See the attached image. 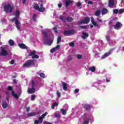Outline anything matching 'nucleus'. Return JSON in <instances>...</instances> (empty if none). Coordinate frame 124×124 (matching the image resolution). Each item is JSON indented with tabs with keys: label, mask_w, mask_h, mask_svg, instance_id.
<instances>
[{
	"label": "nucleus",
	"mask_w": 124,
	"mask_h": 124,
	"mask_svg": "<svg viewBox=\"0 0 124 124\" xmlns=\"http://www.w3.org/2000/svg\"><path fill=\"white\" fill-rule=\"evenodd\" d=\"M19 15H20V11L19 10H16L15 13V17H14L13 19L11 20V22L12 23H14L15 22V24L16 25V28L17 30L20 31H21V27H20V22H19V20H18V19L19 18Z\"/></svg>",
	"instance_id": "nucleus-1"
},
{
	"label": "nucleus",
	"mask_w": 124,
	"mask_h": 124,
	"mask_svg": "<svg viewBox=\"0 0 124 124\" xmlns=\"http://www.w3.org/2000/svg\"><path fill=\"white\" fill-rule=\"evenodd\" d=\"M4 11L6 13H12L13 9L15 8L14 5H11L10 3L5 4L3 6Z\"/></svg>",
	"instance_id": "nucleus-2"
},
{
	"label": "nucleus",
	"mask_w": 124,
	"mask_h": 124,
	"mask_svg": "<svg viewBox=\"0 0 124 124\" xmlns=\"http://www.w3.org/2000/svg\"><path fill=\"white\" fill-rule=\"evenodd\" d=\"M43 34L44 35V40L45 41V44L46 45H48L50 46L53 43V41L51 40H49V37L48 36V33H47V31H44L42 32Z\"/></svg>",
	"instance_id": "nucleus-3"
},
{
	"label": "nucleus",
	"mask_w": 124,
	"mask_h": 124,
	"mask_svg": "<svg viewBox=\"0 0 124 124\" xmlns=\"http://www.w3.org/2000/svg\"><path fill=\"white\" fill-rule=\"evenodd\" d=\"M35 60H29L25 62V63L23 65V67H29L31 65H34L35 63L34 62Z\"/></svg>",
	"instance_id": "nucleus-4"
},
{
	"label": "nucleus",
	"mask_w": 124,
	"mask_h": 124,
	"mask_svg": "<svg viewBox=\"0 0 124 124\" xmlns=\"http://www.w3.org/2000/svg\"><path fill=\"white\" fill-rule=\"evenodd\" d=\"M8 52L5 50L3 47H1V51H0V56H2L3 57H5L8 56Z\"/></svg>",
	"instance_id": "nucleus-5"
},
{
	"label": "nucleus",
	"mask_w": 124,
	"mask_h": 124,
	"mask_svg": "<svg viewBox=\"0 0 124 124\" xmlns=\"http://www.w3.org/2000/svg\"><path fill=\"white\" fill-rule=\"evenodd\" d=\"M75 31L73 30H70L68 31H65L63 32L64 35H68L69 34H75Z\"/></svg>",
	"instance_id": "nucleus-6"
},
{
	"label": "nucleus",
	"mask_w": 124,
	"mask_h": 124,
	"mask_svg": "<svg viewBox=\"0 0 124 124\" xmlns=\"http://www.w3.org/2000/svg\"><path fill=\"white\" fill-rule=\"evenodd\" d=\"M90 18L87 17H85L84 20L79 21V23H80L81 24H89V23H90Z\"/></svg>",
	"instance_id": "nucleus-7"
},
{
	"label": "nucleus",
	"mask_w": 124,
	"mask_h": 124,
	"mask_svg": "<svg viewBox=\"0 0 124 124\" xmlns=\"http://www.w3.org/2000/svg\"><path fill=\"white\" fill-rule=\"evenodd\" d=\"M48 115V112H46L44 114L42 115V116L39 118V120L40 121V123H42L43 122V119L46 117Z\"/></svg>",
	"instance_id": "nucleus-8"
},
{
	"label": "nucleus",
	"mask_w": 124,
	"mask_h": 124,
	"mask_svg": "<svg viewBox=\"0 0 124 124\" xmlns=\"http://www.w3.org/2000/svg\"><path fill=\"white\" fill-rule=\"evenodd\" d=\"M122 27V23L119 21L117 22L114 26V29H120Z\"/></svg>",
	"instance_id": "nucleus-9"
},
{
	"label": "nucleus",
	"mask_w": 124,
	"mask_h": 124,
	"mask_svg": "<svg viewBox=\"0 0 124 124\" xmlns=\"http://www.w3.org/2000/svg\"><path fill=\"white\" fill-rule=\"evenodd\" d=\"M91 23L95 27H97V28H99V25L97 24L96 22L94 21V19H93V17H91Z\"/></svg>",
	"instance_id": "nucleus-10"
},
{
	"label": "nucleus",
	"mask_w": 124,
	"mask_h": 124,
	"mask_svg": "<svg viewBox=\"0 0 124 124\" xmlns=\"http://www.w3.org/2000/svg\"><path fill=\"white\" fill-rule=\"evenodd\" d=\"M91 107H92V106L86 104L85 105H84V108L86 109V110H87V111H90V110H91Z\"/></svg>",
	"instance_id": "nucleus-11"
},
{
	"label": "nucleus",
	"mask_w": 124,
	"mask_h": 124,
	"mask_svg": "<svg viewBox=\"0 0 124 124\" xmlns=\"http://www.w3.org/2000/svg\"><path fill=\"white\" fill-rule=\"evenodd\" d=\"M107 13H108V10L107 8H104L102 9L101 14L102 15H105V14H107Z\"/></svg>",
	"instance_id": "nucleus-12"
},
{
	"label": "nucleus",
	"mask_w": 124,
	"mask_h": 124,
	"mask_svg": "<svg viewBox=\"0 0 124 124\" xmlns=\"http://www.w3.org/2000/svg\"><path fill=\"white\" fill-rule=\"evenodd\" d=\"M73 3V1L70 0H66L65 5L66 6V7H68L69 4H71V3Z\"/></svg>",
	"instance_id": "nucleus-13"
},
{
	"label": "nucleus",
	"mask_w": 124,
	"mask_h": 124,
	"mask_svg": "<svg viewBox=\"0 0 124 124\" xmlns=\"http://www.w3.org/2000/svg\"><path fill=\"white\" fill-rule=\"evenodd\" d=\"M28 93H35V89H34V88L28 89Z\"/></svg>",
	"instance_id": "nucleus-14"
},
{
	"label": "nucleus",
	"mask_w": 124,
	"mask_h": 124,
	"mask_svg": "<svg viewBox=\"0 0 124 124\" xmlns=\"http://www.w3.org/2000/svg\"><path fill=\"white\" fill-rule=\"evenodd\" d=\"M83 35L81 36V38L83 39H86V38L89 37V34L87 32H82Z\"/></svg>",
	"instance_id": "nucleus-15"
},
{
	"label": "nucleus",
	"mask_w": 124,
	"mask_h": 124,
	"mask_svg": "<svg viewBox=\"0 0 124 124\" xmlns=\"http://www.w3.org/2000/svg\"><path fill=\"white\" fill-rule=\"evenodd\" d=\"M8 106V104H7V102L5 101H3L2 103V107L3 109H6L7 107Z\"/></svg>",
	"instance_id": "nucleus-16"
},
{
	"label": "nucleus",
	"mask_w": 124,
	"mask_h": 124,
	"mask_svg": "<svg viewBox=\"0 0 124 124\" xmlns=\"http://www.w3.org/2000/svg\"><path fill=\"white\" fill-rule=\"evenodd\" d=\"M110 55H111V52L110 51L106 52L102 56V59H105V58H107V57L110 56Z\"/></svg>",
	"instance_id": "nucleus-17"
},
{
	"label": "nucleus",
	"mask_w": 124,
	"mask_h": 124,
	"mask_svg": "<svg viewBox=\"0 0 124 124\" xmlns=\"http://www.w3.org/2000/svg\"><path fill=\"white\" fill-rule=\"evenodd\" d=\"M114 0H109L108 1V6L109 7H113L114 6Z\"/></svg>",
	"instance_id": "nucleus-18"
},
{
	"label": "nucleus",
	"mask_w": 124,
	"mask_h": 124,
	"mask_svg": "<svg viewBox=\"0 0 124 124\" xmlns=\"http://www.w3.org/2000/svg\"><path fill=\"white\" fill-rule=\"evenodd\" d=\"M60 49V47H53L50 51L51 53H55V52H56L58 50Z\"/></svg>",
	"instance_id": "nucleus-19"
},
{
	"label": "nucleus",
	"mask_w": 124,
	"mask_h": 124,
	"mask_svg": "<svg viewBox=\"0 0 124 124\" xmlns=\"http://www.w3.org/2000/svg\"><path fill=\"white\" fill-rule=\"evenodd\" d=\"M62 87H63V90L64 91H66L67 90V83L63 82L62 83Z\"/></svg>",
	"instance_id": "nucleus-20"
},
{
	"label": "nucleus",
	"mask_w": 124,
	"mask_h": 124,
	"mask_svg": "<svg viewBox=\"0 0 124 124\" xmlns=\"http://www.w3.org/2000/svg\"><path fill=\"white\" fill-rule=\"evenodd\" d=\"M73 20H74L73 18L70 16H68L66 18V21H67V22H68V23L71 22H73Z\"/></svg>",
	"instance_id": "nucleus-21"
},
{
	"label": "nucleus",
	"mask_w": 124,
	"mask_h": 124,
	"mask_svg": "<svg viewBox=\"0 0 124 124\" xmlns=\"http://www.w3.org/2000/svg\"><path fill=\"white\" fill-rule=\"evenodd\" d=\"M12 95L13 96H14L15 98H16V99L18 100L19 99V97H18V95L16 93H15V92L12 91Z\"/></svg>",
	"instance_id": "nucleus-22"
},
{
	"label": "nucleus",
	"mask_w": 124,
	"mask_h": 124,
	"mask_svg": "<svg viewBox=\"0 0 124 124\" xmlns=\"http://www.w3.org/2000/svg\"><path fill=\"white\" fill-rule=\"evenodd\" d=\"M100 13H101V11H100L99 10H97L94 13V15L95 16H98L99 15H100Z\"/></svg>",
	"instance_id": "nucleus-23"
},
{
	"label": "nucleus",
	"mask_w": 124,
	"mask_h": 124,
	"mask_svg": "<svg viewBox=\"0 0 124 124\" xmlns=\"http://www.w3.org/2000/svg\"><path fill=\"white\" fill-rule=\"evenodd\" d=\"M88 69L90 71H92V72H94L95 71V67L94 66L90 67Z\"/></svg>",
	"instance_id": "nucleus-24"
},
{
	"label": "nucleus",
	"mask_w": 124,
	"mask_h": 124,
	"mask_svg": "<svg viewBox=\"0 0 124 124\" xmlns=\"http://www.w3.org/2000/svg\"><path fill=\"white\" fill-rule=\"evenodd\" d=\"M9 44L10 46H13L14 45H15V43L14 42V41H13L12 39H10L9 41Z\"/></svg>",
	"instance_id": "nucleus-25"
},
{
	"label": "nucleus",
	"mask_w": 124,
	"mask_h": 124,
	"mask_svg": "<svg viewBox=\"0 0 124 124\" xmlns=\"http://www.w3.org/2000/svg\"><path fill=\"white\" fill-rule=\"evenodd\" d=\"M60 20H61V21H63V22H64V23L66 22V18H65V16H60Z\"/></svg>",
	"instance_id": "nucleus-26"
},
{
	"label": "nucleus",
	"mask_w": 124,
	"mask_h": 124,
	"mask_svg": "<svg viewBox=\"0 0 124 124\" xmlns=\"http://www.w3.org/2000/svg\"><path fill=\"white\" fill-rule=\"evenodd\" d=\"M59 104H58V103L57 102H55L53 103V104L51 106V108L52 109H54L55 107H56V106H58Z\"/></svg>",
	"instance_id": "nucleus-27"
},
{
	"label": "nucleus",
	"mask_w": 124,
	"mask_h": 124,
	"mask_svg": "<svg viewBox=\"0 0 124 124\" xmlns=\"http://www.w3.org/2000/svg\"><path fill=\"white\" fill-rule=\"evenodd\" d=\"M35 51L33 50L32 52L29 53V57H33L35 55Z\"/></svg>",
	"instance_id": "nucleus-28"
},
{
	"label": "nucleus",
	"mask_w": 124,
	"mask_h": 124,
	"mask_svg": "<svg viewBox=\"0 0 124 124\" xmlns=\"http://www.w3.org/2000/svg\"><path fill=\"white\" fill-rule=\"evenodd\" d=\"M27 116L28 117H32L33 116H35V113L34 112L28 113L27 114Z\"/></svg>",
	"instance_id": "nucleus-29"
},
{
	"label": "nucleus",
	"mask_w": 124,
	"mask_h": 124,
	"mask_svg": "<svg viewBox=\"0 0 124 124\" xmlns=\"http://www.w3.org/2000/svg\"><path fill=\"white\" fill-rule=\"evenodd\" d=\"M38 10V11H39V12H44L46 9H45V8L40 7V8H39V10Z\"/></svg>",
	"instance_id": "nucleus-30"
},
{
	"label": "nucleus",
	"mask_w": 124,
	"mask_h": 124,
	"mask_svg": "<svg viewBox=\"0 0 124 124\" xmlns=\"http://www.w3.org/2000/svg\"><path fill=\"white\" fill-rule=\"evenodd\" d=\"M33 8L36 10H38L39 9V6L38 4H35V5L33 6Z\"/></svg>",
	"instance_id": "nucleus-31"
},
{
	"label": "nucleus",
	"mask_w": 124,
	"mask_h": 124,
	"mask_svg": "<svg viewBox=\"0 0 124 124\" xmlns=\"http://www.w3.org/2000/svg\"><path fill=\"white\" fill-rule=\"evenodd\" d=\"M60 42H62V37L58 36L57 38V44H59V43H60Z\"/></svg>",
	"instance_id": "nucleus-32"
},
{
	"label": "nucleus",
	"mask_w": 124,
	"mask_h": 124,
	"mask_svg": "<svg viewBox=\"0 0 124 124\" xmlns=\"http://www.w3.org/2000/svg\"><path fill=\"white\" fill-rule=\"evenodd\" d=\"M61 112H62V115H66V110L61 109Z\"/></svg>",
	"instance_id": "nucleus-33"
},
{
	"label": "nucleus",
	"mask_w": 124,
	"mask_h": 124,
	"mask_svg": "<svg viewBox=\"0 0 124 124\" xmlns=\"http://www.w3.org/2000/svg\"><path fill=\"white\" fill-rule=\"evenodd\" d=\"M34 124H42V122H40V120L39 119V120H36L34 121Z\"/></svg>",
	"instance_id": "nucleus-34"
},
{
	"label": "nucleus",
	"mask_w": 124,
	"mask_h": 124,
	"mask_svg": "<svg viewBox=\"0 0 124 124\" xmlns=\"http://www.w3.org/2000/svg\"><path fill=\"white\" fill-rule=\"evenodd\" d=\"M18 46L19 47H28L24 44H18Z\"/></svg>",
	"instance_id": "nucleus-35"
},
{
	"label": "nucleus",
	"mask_w": 124,
	"mask_h": 124,
	"mask_svg": "<svg viewBox=\"0 0 124 124\" xmlns=\"http://www.w3.org/2000/svg\"><path fill=\"white\" fill-rule=\"evenodd\" d=\"M124 13V9H120L119 11V14H123Z\"/></svg>",
	"instance_id": "nucleus-36"
},
{
	"label": "nucleus",
	"mask_w": 124,
	"mask_h": 124,
	"mask_svg": "<svg viewBox=\"0 0 124 124\" xmlns=\"http://www.w3.org/2000/svg\"><path fill=\"white\" fill-rule=\"evenodd\" d=\"M32 59H39V56L36 54H35L32 57Z\"/></svg>",
	"instance_id": "nucleus-37"
},
{
	"label": "nucleus",
	"mask_w": 124,
	"mask_h": 124,
	"mask_svg": "<svg viewBox=\"0 0 124 124\" xmlns=\"http://www.w3.org/2000/svg\"><path fill=\"white\" fill-rule=\"evenodd\" d=\"M69 46L70 47H74V46H75V44L73 42H71V43L69 44Z\"/></svg>",
	"instance_id": "nucleus-38"
},
{
	"label": "nucleus",
	"mask_w": 124,
	"mask_h": 124,
	"mask_svg": "<svg viewBox=\"0 0 124 124\" xmlns=\"http://www.w3.org/2000/svg\"><path fill=\"white\" fill-rule=\"evenodd\" d=\"M40 76L41 78H45V74H44V73H41V74H40Z\"/></svg>",
	"instance_id": "nucleus-39"
},
{
	"label": "nucleus",
	"mask_w": 124,
	"mask_h": 124,
	"mask_svg": "<svg viewBox=\"0 0 124 124\" xmlns=\"http://www.w3.org/2000/svg\"><path fill=\"white\" fill-rule=\"evenodd\" d=\"M77 58L78 60H81L82 59V55L78 54L77 55Z\"/></svg>",
	"instance_id": "nucleus-40"
},
{
	"label": "nucleus",
	"mask_w": 124,
	"mask_h": 124,
	"mask_svg": "<svg viewBox=\"0 0 124 124\" xmlns=\"http://www.w3.org/2000/svg\"><path fill=\"white\" fill-rule=\"evenodd\" d=\"M33 20L35 22L36 21V14L33 15Z\"/></svg>",
	"instance_id": "nucleus-41"
},
{
	"label": "nucleus",
	"mask_w": 124,
	"mask_h": 124,
	"mask_svg": "<svg viewBox=\"0 0 124 124\" xmlns=\"http://www.w3.org/2000/svg\"><path fill=\"white\" fill-rule=\"evenodd\" d=\"M89 123H90V120L87 119L86 121H84L83 124H89Z\"/></svg>",
	"instance_id": "nucleus-42"
},
{
	"label": "nucleus",
	"mask_w": 124,
	"mask_h": 124,
	"mask_svg": "<svg viewBox=\"0 0 124 124\" xmlns=\"http://www.w3.org/2000/svg\"><path fill=\"white\" fill-rule=\"evenodd\" d=\"M57 97H58V98H60V97H61V93H60V92H59V91H57Z\"/></svg>",
	"instance_id": "nucleus-43"
},
{
	"label": "nucleus",
	"mask_w": 124,
	"mask_h": 124,
	"mask_svg": "<svg viewBox=\"0 0 124 124\" xmlns=\"http://www.w3.org/2000/svg\"><path fill=\"white\" fill-rule=\"evenodd\" d=\"M34 87H35V83H34V81L32 80L31 81V87L34 88Z\"/></svg>",
	"instance_id": "nucleus-44"
},
{
	"label": "nucleus",
	"mask_w": 124,
	"mask_h": 124,
	"mask_svg": "<svg viewBox=\"0 0 124 124\" xmlns=\"http://www.w3.org/2000/svg\"><path fill=\"white\" fill-rule=\"evenodd\" d=\"M35 99V95L33 94L31 95V100H34Z\"/></svg>",
	"instance_id": "nucleus-45"
},
{
	"label": "nucleus",
	"mask_w": 124,
	"mask_h": 124,
	"mask_svg": "<svg viewBox=\"0 0 124 124\" xmlns=\"http://www.w3.org/2000/svg\"><path fill=\"white\" fill-rule=\"evenodd\" d=\"M118 12H119V10H118V9H116L113 10L114 14H118Z\"/></svg>",
	"instance_id": "nucleus-46"
},
{
	"label": "nucleus",
	"mask_w": 124,
	"mask_h": 124,
	"mask_svg": "<svg viewBox=\"0 0 124 124\" xmlns=\"http://www.w3.org/2000/svg\"><path fill=\"white\" fill-rule=\"evenodd\" d=\"M67 61L68 62H70V61H72V57H71V56H69L68 57Z\"/></svg>",
	"instance_id": "nucleus-47"
},
{
	"label": "nucleus",
	"mask_w": 124,
	"mask_h": 124,
	"mask_svg": "<svg viewBox=\"0 0 124 124\" xmlns=\"http://www.w3.org/2000/svg\"><path fill=\"white\" fill-rule=\"evenodd\" d=\"M106 38L108 41H110V36L108 35L106 37Z\"/></svg>",
	"instance_id": "nucleus-48"
},
{
	"label": "nucleus",
	"mask_w": 124,
	"mask_h": 124,
	"mask_svg": "<svg viewBox=\"0 0 124 124\" xmlns=\"http://www.w3.org/2000/svg\"><path fill=\"white\" fill-rule=\"evenodd\" d=\"M80 28H81V29H88V27L86 26H80Z\"/></svg>",
	"instance_id": "nucleus-49"
},
{
	"label": "nucleus",
	"mask_w": 124,
	"mask_h": 124,
	"mask_svg": "<svg viewBox=\"0 0 124 124\" xmlns=\"http://www.w3.org/2000/svg\"><path fill=\"white\" fill-rule=\"evenodd\" d=\"M81 5H82V3L81 2H78L77 4L78 7H80V6H81Z\"/></svg>",
	"instance_id": "nucleus-50"
},
{
	"label": "nucleus",
	"mask_w": 124,
	"mask_h": 124,
	"mask_svg": "<svg viewBox=\"0 0 124 124\" xmlns=\"http://www.w3.org/2000/svg\"><path fill=\"white\" fill-rule=\"evenodd\" d=\"M96 20H97V21L99 22V23H101L102 22V20L98 18H96Z\"/></svg>",
	"instance_id": "nucleus-51"
},
{
	"label": "nucleus",
	"mask_w": 124,
	"mask_h": 124,
	"mask_svg": "<svg viewBox=\"0 0 124 124\" xmlns=\"http://www.w3.org/2000/svg\"><path fill=\"white\" fill-rule=\"evenodd\" d=\"M44 124H52L50 123V122H48L47 121H44Z\"/></svg>",
	"instance_id": "nucleus-52"
},
{
	"label": "nucleus",
	"mask_w": 124,
	"mask_h": 124,
	"mask_svg": "<svg viewBox=\"0 0 124 124\" xmlns=\"http://www.w3.org/2000/svg\"><path fill=\"white\" fill-rule=\"evenodd\" d=\"M8 91H12V87L10 86H8Z\"/></svg>",
	"instance_id": "nucleus-53"
},
{
	"label": "nucleus",
	"mask_w": 124,
	"mask_h": 124,
	"mask_svg": "<svg viewBox=\"0 0 124 124\" xmlns=\"http://www.w3.org/2000/svg\"><path fill=\"white\" fill-rule=\"evenodd\" d=\"M53 30L56 33H58V30H57V28L56 27L54 28Z\"/></svg>",
	"instance_id": "nucleus-54"
},
{
	"label": "nucleus",
	"mask_w": 124,
	"mask_h": 124,
	"mask_svg": "<svg viewBox=\"0 0 124 124\" xmlns=\"http://www.w3.org/2000/svg\"><path fill=\"white\" fill-rule=\"evenodd\" d=\"M79 93V89H76L75 90V93Z\"/></svg>",
	"instance_id": "nucleus-55"
},
{
	"label": "nucleus",
	"mask_w": 124,
	"mask_h": 124,
	"mask_svg": "<svg viewBox=\"0 0 124 124\" xmlns=\"http://www.w3.org/2000/svg\"><path fill=\"white\" fill-rule=\"evenodd\" d=\"M15 62H14V60H12L10 62V64H14V63Z\"/></svg>",
	"instance_id": "nucleus-56"
},
{
	"label": "nucleus",
	"mask_w": 124,
	"mask_h": 124,
	"mask_svg": "<svg viewBox=\"0 0 124 124\" xmlns=\"http://www.w3.org/2000/svg\"><path fill=\"white\" fill-rule=\"evenodd\" d=\"M88 4H93V2L91 1H89L88 2Z\"/></svg>",
	"instance_id": "nucleus-57"
},
{
	"label": "nucleus",
	"mask_w": 124,
	"mask_h": 124,
	"mask_svg": "<svg viewBox=\"0 0 124 124\" xmlns=\"http://www.w3.org/2000/svg\"><path fill=\"white\" fill-rule=\"evenodd\" d=\"M6 100L8 102H9V96L6 97Z\"/></svg>",
	"instance_id": "nucleus-58"
},
{
	"label": "nucleus",
	"mask_w": 124,
	"mask_h": 124,
	"mask_svg": "<svg viewBox=\"0 0 124 124\" xmlns=\"http://www.w3.org/2000/svg\"><path fill=\"white\" fill-rule=\"evenodd\" d=\"M13 83H14V84H17V80L14 79L13 80Z\"/></svg>",
	"instance_id": "nucleus-59"
},
{
	"label": "nucleus",
	"mask_w": 124,
	"mask_h": 124,
	"mask_svg": "<svg viewBox=\"0 0 124 124\" xmlns=\"http://www.w3.org/2000/svg\"><path fill=\"white\" fill-rule=\"evenodd\" d=\"M62 3L58 4V7L59 8H61V7H62Z\"/></svg>",
	"instance_id": "nucleus-60"
},
{
	"label": "nucleus",
	"mask_w": 124,
	"mask_h": 124,
	"mask_svg": "<svg viewBox=\"0 0 124 124\" xmlns=\"http://www.w3.org/2000/svg\"><path fill=\"white\" fill-rule=\"evenodd\" d=\"M26 1H27V0H22V3H23V4H25Z\"/></svg>",
	"instance_id": "nucleus-61"
},
{
	"label": "nucleus",
	"mask_w": 124,
	"mask_h": 124,
	"mask_svg": "<svg viewBox=\"0 0 124 124\" xmlns=\"http://www.w3.org/2000/svg\"><path fill=\"white\" fill-rule=\"evenodd\" d=\"M30 107L26 108V110L27 112H29L30 111Z\"/></svg>",
	"instance_id": "nucleus-62"
},
{
	"label": "nucleus",
	"mask_w": 124,
	"mask_h": 124,
	"mask_svg": "<svg viewBox=\"0 0 124 124\" xmlns=\"http://www.w3.org/2000/svg\"><path fill=\"white\" fill-rule=\"evenodd\" d=\"M55 116L56 118H58V117H59L60 115H59V114H56L55 115Z\"/></svg>",
	"instance_id": "nucleus-63"
},
{
	"label": "nucleus",
	"mask_w": 124,
	"mask_h": 124,
	"mask_svg": "<svg viewBox=\"0 0 124 124\" xmlns=\"http://www.w3.org/2000/svg\"><path fill=\"white\" fill-rule=\"evenodd\" d=\"M21 49H28V47H20Z\"/></svg>",
	"instance_id": "nucleus-64"
}]
</instances>
